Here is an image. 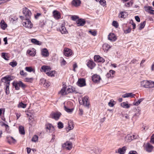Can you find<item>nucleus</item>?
<instances>
[{"instance_id":"obj_1","label":"nucleus","mask_w":154,"mask_h":154,"mask_svg":"<svg viewBox=\"0 0 154 154\" xmlns=\"http://www.w3.org/2000/svg\"><path fill=\"white\" fill-rule=\"evenodd\" d=\"M23 12L26 18H29L31 15V13L27 8L25 7L23 8Z\"/></svg>"},{"instance_id":"obj_2","label":"nucleus","mask_w":154,"mask_h":154,"mask_svg":"<svg viewBox=\"0 0 154 154\" xmlns=\"http://www.w3.org/2000/svg\"><path fill=\"white\" fill-rule=\"evenodd\" d=\"M29 18H26L25 22H23V25L25 27L29 28H31L32 27V24L31 21L29 20Z\"/></svg>"},{"instance_id":"obj_3","label":"nucleus","mask_w":154,"mask_h":154,"mask_svg":"<svg viewBox=\"0 0 154 154\" xmlns=\"http://www.w3.org/2000/svg\"><path fill=\"white\" fill-rule=\"evenodd\" d=\"M144 146L145 150L148 152H151L154 148V147L149 143H144Z\"/></svg>"},{"instance_id":"obj_4","label":"nucleus","mask_w":154,"mask_h":154,"mask_svg":"<svg viewBox=\"0 0 154 154\" xmlns=\"http://www.w3.org/2000/svg\"><path fill=\"white\" fill-rule=\"evenodd\" d=\"M63 54L65 56L69 57L72 54V51L71 49L66 48L64 49Z\"/></svg>"},{"instance_id":"obj_5","label":"nucleus","mask_w":154,"mask_h":154,"mask_svg":"<svg viewBox=\"0 0 154 154\" xmlns=\"http://www.w3.org/2000/svg\"><path fill=\"white\" fill-rule=\"evenodd\" d=\"M62 147L67 150H70L72 148V144L70 141H66L62 145Z\"/></svg>"},{"instance_id":"obj_6","label":"nucleus","mask_w":154,"mask_h":154,"mask_svg":"<svg viewBox=\"0 0 154 154\" xmlns=\"http://www.w3.org/2000/svg\"><path fill=\"white\" fill-rule=\"evenodd\" d=\"M83 105L85 106L89 107V101L88 98L87 97H84L82 100Z\"/></svg>"},{"instance_id":"obj_7","label":"nucleus","mask_w":154,"mask_h":154,"mask_svg":"<svg viewBox=\"0 0 154 154\" xmlns=\"http://www.w3.org/2000/svg\"><path fill=\"white\" fill-rule=\"evenodd\" d=\"M77 84L78 86L80 87H82L86 85L85 80L83 79H79L77 82Z\"/></svg>"},{"instance_id":"obj_8","label":"nucleus","mask_w":154,"mask_h":154,"mask_svg":"<svg viewBox=\"0 0 154 154\" xmlns=\"http://www.w3.org/2000/svg\"><path fill=\"white\" fill-rule=\"evenodd\" d=\"M47 131L49 133H53L54 130V127L50 124H48L46 125Z\"/></svg>"},{"instance_id":"obj_9","label":"nucleus","mask_w":154,"mask_h":154,"mask_svg":"<svg viewBox=\"0 0 154 154\" xmlns=\"http://www.w3.org/2000/svg\"><path fill=\"white\" fill-rule=\"evenodd\" d=\"M93 81L95 83H98L101 80V78L99 75H93L92 77Z\"/></svg>"},{"instance_id":"obj_10","label":"nucleus","mask_w":154,"mask_h":154,"mask_svg":"<svg viewBox=\"0 0 154 154\" xmlns=\"http://www.w3.org/2000/svg\"><path fill=\"white\" fill-rule=\"evenodd\" d=\"M94 58V60L96 62L103 63L105 61L104 59L99 55H95Z\"/></svg>"},{"instance_id":"obj_11","label":"nucleus","mask_w":154,"mask_h":154,"mask_svg":"<svg viewBox=\"0 0 154 154\" xmlns=\"http://www.w3.org/2000/svg\"><path fill=\"white\" fill-rule=\"evenodd\" d=\"M67 94L70 93L74 92L75 93H76L77 92L75 91V89L73 87L69 86L66 88Z\"/></svg>"},{"instance_id":"obj_12","label":"nucleus","mask_w":154,"mask_h":154,"mask_svg":"<svg viewBox=\"0 0 154 154\" xmlns=\"http://www.w3.org/2000/svg\"><path fill=\"white\" fill-rule=\"evenodd\" d=\"M61 115V113L59 112H54L51 114V117L53 119L57 120L59 119Z\"/></svg>"},{"instance_id":"obj_13","label":"nucleus","mask_w":154,"mask_h":154,"mask_svg":"<svg viewBox=\"0 0 154 154\" xmlns=\"http://www.w3.org/2000/svg\"><path fill=\"white\" fill-rule=\"evenodd\" d=\"M60 30L62 34H65L68 33V31L65 26V23H63L60 28Z\"/></svg>"},{"instance_id":"obj_14","label":"nucleus","mask_w":154,"mask_h":154,"mask_svg":"<svg viewBox=\"0 0 154 154\" xmlns=\"http://www.w3.org/2000/svg\"><path fill=\"white\" fill-rule=\"evenodd\" d=\"M40 83L43 84L45 87L47 88L50 85V83L46 81L44 79H42L40 80Z\"/></svg>"},{"instance_id":"obj_15","label":"nucleus","mask_w":154,"mask_h":154,"mask_svg":"<svg viewBox=\"0 0 154 154\" xmlns=\"http://www.w3.org/2000/svg\"><path fill=\"white\" fill-rule=\"evenodd\" d=\"M76 23L77 26H82L85 24V21L84 19H80L76 21Z\"/></svg>"},{"instance_id":"obj_16","label":"nucleus","mask_w":154,"mask_h":154,"mask_svg":"<svg viewBox=\"0 0 154 154\" xmlns=\"http://www.w3.org/2000/svg\"><path fill=\"white\" fill-rule=\"evenodd\" d=\"M108 39L112 42L115 41L116 39V35L113 33H110L108 36Z\"/></svg>"},{"instance_id":"obj_17","label":"nucleus","mask_w":154,"mask_h":154,"mask_svg":"<svg viewBox=\"0 0 154 154\" xmlns=\"http://www.w3.org/2000/svg\"><path fill=\"white\" fill-rule=\"evenodd\" d=\"M71 3L72 5L75 7H77L80 5L81 1L80 0H73Z\"/></svg>"},{"instance_id":"obj_18","label":"nucleus","mask_w":154,"mask_h":154,"mask_svg":"<svg viewBox=\"0 0 154 154\" xmlns=\"http://www.w3.org/2000/svg\"><path fill=\"white\" fill-rule=\"evenodd\" d=\"M87 65L89 68L92 69L95 66L96 64L93 61L90 60L88 62Z\"/></svg>"},{"instance_id":"obj_19","label":"nucleus","mask_w":154,"mask_h":154,"mask_svg":"<svg viewBox=\"0 0 154 154\" xmlns=\"http://www.w3.org/2000/svg\"><path fill=\"white\" fill-rule=\"evenodd\" d=\"M41 54L43 57H48L49 56V52L48 50L46 48L42 49L41 50Z\"/></svg>"},{"instance_id":"obj_20","label":"nucleus","mask_w":154,"mask_h":154,"mask_svg":"<svg viewBox=\"0 0 154 154\" xmlns=\"http://www.w3.org/2000/svg\"><path fill=\"white\" fill-rule=\"evenodd\" d=\"M127 147L125 146H124L121 148H119L118 149V152L120 154H124L126 150L127 149Z\"/></svg>"},{"instance_id":"obj_21","label":"nucleus","mask_w":154,"mask_h":154,"mask_svg":"<svg viewBox=\"0 0 154 154\" xmlns=\"http://www.w3.org/2000/svg\"><path fill=\"white\" fill-rule=\"evenodd\" d=\"M149 81L143 80L141 82L140 85L142 87L146 88H148Z\"/></svg>"},{"instance_id":"obj_22","label":"nucleus","mask_w":154,"mask_h":154,"mask_svg":"<svg viewBox=\"0 0 154 154\" xmlns=\"http://www.w3.org/2000/svg\"><path fill=\"white\" fill-rule=\"evenodd\" d=\"M135 96V94H133L132 93H126L122 95V97L123 98L126 97H134Z\"/></svg>"},{"instance_id":"obj_23","label":"nucleus","mask_w":154,"mask_h":154,"mask_svg":"<svg viewBox=\"0 0 154 154\" xmlns=\"http://www.w3.org/2000/svg\"><path fill=\"white\" fill-rule=\"evenodd\" d=\"M53 14L54 17L55 19H58L60 18V14L57 11H54L53 12Z\"/></svg>"},{"instance_id":"obj_24","label":"nucleus","mask_w":154,"mask_h":154,"mask_svg":"<svg viewBox=\"0 0 154 154\" xmlns=\"http://www.w3.org/2000/svg\"><path fill=\"white\" fill-rule=\"evenodd\" d=\"M47 74L48 72L51 70L50 68L48 66H42L41 68Z\"/></svg>"},{"instance_id":"obj_25","label":"nucleus","mask_w":154,"mask_h":154,"mask_svg":"<svg viewBox=\"0 0 154 154\" xmlns=\"http://www.w3.org/2000/svg\"><path fill=\"white\" fill-rule=\"evenodd\" d=\"M5 85L6 86L5 88V93L7 94H8L10 92L9 90V86L10 85V82L7 81V82H5Z\"/></svg>"},{"instance_id":"obj_26","label":"nucleus","mask_w":154,"mask_h":154,"mask_svg":"<svg viewBox=\"0 0 154 154\" xmlns=\"http://www.w3.org/2000/svg\"><path fill=\"white\" fill-rule=\"evenodd\" d=\"M115 72L114 70H111L109 71V72L106 74V76L108 78L110 77H112L113 76Z\"/></svg>"},{"instance_id":"obj_27","label":"nucleus","mask_w":154,"mask_h":154,"mask_svg":"<svg viewBox=\"0 0 154 154\" xmlns=\"http://www.w3.org/2000/svg\"><path fill=\"white\" fill-rule=\"evenodd\" d=\"M146 10L150 14H154V10H153V8L152 7L148 6L146 7Z\"/></svg>"},{"instance_id":"obj_28","label":"nucleus","mask_w":154,"mask_h":154,"mask_svg":"<svg viewBox=\"0 0 154 154\" xmlns=\"http://www.w3.org/2000/svg\"><path fill=\"white\" fill-rule=\"evenodd\" d=\"M7 141L10 144L11 143H15L16 142V140L12 137H7Z\"/></svg>"},{"instance_id":"obj_29","label":"nucleus","mask_w":154,"mask_h":154,"mask_svg":"<svg viewBox=\"0 0 154 154\" xmlns=\"http://www.w3.org/2000/svg\"><path fill=\"white\" fill-rule=\"evenodd\" d=\"M110 48L111 46L107 43H105L103 45V48L104 51H108Z\"/></svg>"},{"instance_id":"obj_30","label":"nucleus","mask_w":154,"mask_h":154,"mask_svg":"<svg viewBox=\"0 0 154 154\" xmlns=\"http://www.w3.org/2000/svg\"><path fill=\"white\" fill-rule=\"evenodd\" d=\"M1 28L3 30H5L7 27V25L3 20H2L1 22Z\"/></svg>"},{"instance_id":"obj_31","label":"nucleus","mask_w":154,"mask_h":154,"mask_svg":"<svg viewBox=\"0 0 154 154\" xmlns=\"http://www.w3.org/2000/svg\"><path fill=\"white\" fill-rule=\"evenodd\" d=\"M19 130L20 134L23 135H24L25 134L24 128L23 126H20L19 127Z\"/></svg>"},{"instance_id":"obj_32","label":"nucleus","mask_w":154,"mask_h":154,"mask_svg":"<svg viewBox=\"0 0 154 154\" xmlns=\"http://www.w3.org/2000/svg\"><path fill=\"white\" fill-rule=\"evenodd\" d=\"M64 109L67 112L70 113H72L73 111V109H69L65 106H64Z\"/></svg>"},{"instance_id":"obj_33","label":"nucleus","mask_w":154,"mask_h":154,"mask_svg":"<svg viewBox=\"0 0 154 154\" xmlns=\"http://www.w3.org/2000/svg\"><path fill=\"white\" fill-rule=\"evenodd\" d=\"M66 88L63 87L60 91V93L63 95L67 94Z\"/></svg>"},{"instance_id":"obj_34","label":"nucleus","mask_w":154,"mask_h":154,"mask_svg":"<svg viewBox=\"0 0 154 154\" xmlns=\"http://www.w3.org/2000/svg\"><path fill=\"white\" fill-rule=\"evenodd\" d=\"M55 73V71H49L47 73V75L50 76L52 77L54 76V74Z\"/></svg>"},{"instance_id":"obj_35","label":"nucleus","mask_w":154,"mask_h":154,"mask_svg":"<svg viewBox=\"0 0 154 154\" xmlns=\"http://www.w3.org/2000/svg\"><path fill=\"white\" fill-rule=\"evenodd\" d=\"M31 42L34 44L35 45H41V43L39 41H38L35 39L33 38L31 39Z\"/></svg>"},{"instance_id":"obj_36","label":"nucleus","mask_w":154,"mask_h":154,"mask_svg":"<svg viewBox=\"0 0 154 154\" xmlns=\"http://www.w3.org/2000/svg\"><path fill=\"white\" fill-rule=\"evenodd\" d=\"M116 103V102L113 100H111L108 103V105L110 107H112Z\"/></svg>"},{"instance_id":"obj_37","label":"nucleus","mask_w":154,"mask_h":154,"mask_svg":"<svg viewBox=\"0 0 154 154\" xmlns=\"http://www.w3.org/2000/svg\"><path fill=\"white\" fill-rule=\"evenodd\" d=\"M127 103V102H123L121 104V106L123 108H128L130 107V106L128 105Z\"/></svg>"},{"instance_id":"obj_38","label":"nucleus","mask_w":154,"mask_h":154,"mask_svg":"<svg viewBox=\"0 0 154 154\" xmlns=\"http://www.w3.org/2000/svg\"><path fill=\"white\" fill-rule=\"evenodd\" d=\"M26 104L23 103L22 102L20 103L18 105L17 107L19 108H25L26 107Z\"/></svg>"},{"instance_id":"obj_39","label":"nucleus","mask_w":154,"mask_h":154,"mask_svg":"<svg viewBox=\"0 0 154 154\" xmlns=\"http://www.w3.org/2000/svg\"><path fill=\"white\" fill-rule=\"evenodd\" d=\"M148 88L154 87V82L152 81H149Z\"/></svg>"},{"instance_id":"obj_40","label":"nucleus","mask_w":154,"mask_h":154,"mask_svg":"<svg viewBox=\"0 0 154 154\" xmlns=\"http://www.w3.org/2000/svg\"><path fill=\"white\" fill-rule=\"evenodd\" d=\"M27 53L29 55L32 56H34L35 54V51L29 50H27Z\"/></svg>"},{"instance_id":"obj_41","label":"nucleus","mask_w":154,"mask_h":154,"mask_svg":"<svg viewBox=\"0 0 154 154\" xmlns=\"http://www.w3.org/2000/svg\"><path fill=\"white\" fill-rule=\"evenodd\" d=\"M25 70L29 72H31L32 71L33 72L35 71L34 69H33L31 67H26L25 68Z\"/></svg>"},{"instance_id":"obj_42","label":"nucleus","mask_w":154,"mask_h":154,"mask_svg":"<svg viewBox=\"0 0 154 154\" xmlns=\"http://www.w3.org/2000/svg\"><path fill=\"white\" fill-rule=\"evenodd\" d=\"M92 150L96 153H99L101 151V150L98 147L95 149L94 148L92 149Z\"/></svg>"},{"instance_id":"obj_43","label":"nucleus","mask_w":154,"mask_h":154,"mask_svg":"<svg viewBox=\"0 0 154 154\" xmlns=\"http://www.w3.org/2000/svg\"><path fill=\"white\" fill-rule=\"evenodd\" d=\"M73 128V124L71 122H69L68 126L66 129H68L69 130H71Z\"/></svg>"},{"instance_id":"obj_44","label":"nucleus","mask_w":154,"mask_h":154,"mask_svg":"<svg viewBox=\"0 0 154 154\" xmlns=\"http://www.w3.org/2000/svg\"><path fill=\"white\" fill-rule=\"evenodd\" d=\"M134 137L131 135L130 134H128L126 137V138L127 139L128 141H130L134 139Z\"/></svg>"},{"instance_id":"obj_45","label":"nucleus","mask_w":154,"mask_h":154,"mask_svg":"<svg viewBox=\"0 0 154 154\" xmlns=\"http://www.w3.org/2000/svg\"><path fill=\"white\" fill-rule=\"evenodd\" d=\"M125 15H127V13L125 12H122L119 14V17L120 18H125Z\"/></svg>"},{"instance_id":"obj_46","label":"nucleus","mask_w":154,"mask_h":154,"mask_svg":"<svg viewBox=\"0 0 154 154\" xmlns=\"http://www.w3.org/2000/svg\"><path fill=\"white\" fill-rule=\"evenodd\" d=\"M146 24L145 21H144L143 22H141L140 25L139 29L141 30L143 29L145 26Z\"/></svg>"},{"instance_id":"obj_47","label":"nucleus","mask_w":154,"mask_h":154,"mask_svg":"<svg viewBox=\"0 0 154 154\" xmlns=\"http://www.w3.org/2000/svg\"><path fill=\"white\" fill-rule=\"evenodd\" d=\"M6 53H2L1 56L2 57L4 58L5 60H8V57L6 55Z\"/></svg>"},{"instance_id":"obj_48","label":"nucleus","mask_w":154,"mask_h":154,"mask_svg":"<svg viewBox=\"0 0 154 154\" xmlns=\"http://www.w3.org/2000/svg\"><path fill=\"white\" fill-rule=\"evenodd\" d=\"M143 98L140 99L137 102L134 103L133 104L134 105L137 106L140 104L143 101Z\"/></svg>"},{"instance_id":"obj_49","label":"nucleus","mask_w":154,"mask_h":154,"mask_svg":"<svg viewBox=\"0 0 154 154\" xmlns=\"http://www.w3.org/2000/svg\"><path fill=\"white\" fill-rule=\"evenodd\" d=\"M99 3L101 5L103 6H105L106 5V2L105 0H100Z\"/></svg>"},{"instance_id":"obj_50","label":"nucleus","mask_w":154,"mask_h":154,"mask_svg":"<svg viewBox=\"0 0 154 154\" xmlns=\"http://www.w3.org/2000/svg\"><path fill=\"white\" fill-rule=\"evenodd\" d=\"M9 65L12 67H14L17 65V63L16 61H13L9 63Z\"/></svg>"},{"instance_id":"obj_51","label":"nucleus","mask_w":154,"mask_h":154,"mask_svg":"<svg viewBox=\"0 0 154 154\" xmlns=\"http://www.w3.org/2000/svg\"><path fill=\"white\" fill-rule=\"evenodd\" d=\"M38 137L37 135H34L32 137V140L34 142H36L38 140Z\"/></svg>"},{"instance_id":"obj_52","label":"nucleus","mask_w":154,"mask_h":154,"mask_svg":"<svg viewBox=\"0 0 154 154\" xmlns=\"http://www.w3.org/2000/svg\"><path fill=\"white\" fill-rule=\"evenodd\" d=\"M19 85L20 86V87H21L22 88H24L26 87V85L24 84L21 81H19Z\"/></svg>"},{"instance_id":"obj_53","label":"nucleus","mask_w":154,"mask_h":154,"mask_svg":"<svg viewBox=\"0 0 154 154\" xmlns=\"http://www.w3.org/2000/svg\"><path fill=\"white\" fill-rule=\"evenodd\" d=\"M19 85V82L14 84V85L15 86V89L17 90H19L20 89V86Z\"/></svg>"},{"instance_id":"obj_54","label":"nucleus","mask_w":154,"mask_h":154,"mask_svg":"<svg viewBox=\"0 0 154 154\" xmlns=\"http://www.w3.org/2000/svg\"><path fill=\"white\" fill-rule=\"evenodd\" d=\"M20 74L21 75L23 76H26L27 75L26 72H25L23 70H21L20 71Z\"/></svg>"},{"instance_id":"obj_55","label":"nucleus","mask_w":154,"mask_h":154,"mask_svg":"<svg viewBox=\"0 0 154 154\" xmlns=\"http://www.w3.org/2000/svg\"><path fill=\"white\" fill-rule=\"evenodd\" d=\"M63 127V125L62 123L59 122L58 123V127L59 128H62Z\"/></svg>"},{"instance_id":"obj_56","label":"nucleus","mask_w":154,"mask_h":154,"mask_svg":"<svg viewBox=\"0 0 154 154\" xmlns=\"http://www.w3.org/2000/svg\"><path fill=\"white\" fill-rule=\"evenodd\" d=\"M89 32L94 36H95L97 35V32L95 31L90 30Z\"/></svg>"},{"instance_id":"obj_57","label":"nucleus","mask_w":154,"mask_h":154,"mask_svg":"<svg viewBox=\"0 0 154 154\" xmlns=\"http://www.w3.org/2000/svg\"><path fill=\"white\" fill-rule=\"evenodd\" d=\"M112 24L113 26L116 28L118 27L119 26L117 22L114 20L113 21Z\"/></svg>"},{"instance_id":"obj_58","label":"nucleus","mask_w":154,"mask_h":154,"mask_svg":"<svg viewBox=\"0 0 154 154\" xmlns=\"http://www.w3.org/2000/svg\"><path fill=\"white\" fill-rule=\"evenodd\" d=\"M3 79L5 81V82H7V81L9 82L11 79V77L9 76H6Z\"/></svg>"},{"instance_id":"obj_59","label":"nucleus","mask_w":154,"mask_h":154,"mask_svg":"<svg viewBox=\"0 0 154 154\" xmlns=\"http://www.w3.org/2000/svg\"><path fill=\"white\" fill-rule=\"evenodd\" d=\"M131 28H128L127 29L124 30V33L127 34L130 33L131 31Z\"/></svg>"},{"instance_id":"obj_60","label":"nucleus","mask_w":154,"mask_h":154,"mask_svg":"<svg viewBox=\"0 0 154 154\" xmlns=\"http://www.w3.org/2000/svg\"><path fill=\"white\" fill-rule=\"evenodd\" d=\"M133 3L131 2H128L125 4V6L127 7H129L132 5Z\"/></svg>"},{"instance_id":"obj_61","label":"nucleus","mask_w":154,"mask_h":154,"mask_svg":"<svg viewBox=\"0 0 154 154\" xmlns=\"http://www.w3.org/2000/svg\"><path fill=\"white\" fill-rule=\"evenodd\" d=\"M78 18V17L75 15L71 17L72 19L74 21H75Z\"/></svg>"},{"instance_id":"obj_62","label":"nucleus","mask_w":154,"mask_h":154,"mask_svg":"<svg viewBox=\"0 0 154 154\" xmlns=\"http://www.w3.org/2000/svg\"><path fill=\"white\" fill-rule=\"evenodd\" d=\"M150 142L154 144V134H153L151 137Z\"/></svg>"},{"instance_id":"obj_63","label":"nucleus","mask_w":154,"mask_h":154,"mask_svg":"<svg viewBox=\"0 0 154 154\" xmlns=\"http://www.w3.org/2000/svg\"><path fill=\"white\" fill-rule=\"evenodd\" d=\"M83 112L82 109H79V114L80 116H82L83 114Z\"/></svg>"},{"instance_id":"obj_64","label":"nucleus","mask_w":154,"mask_h":154,"mask_svg":"<svg viewBox=\"0 0 154 154\" xmlns=\"http://www.w3.org/2000/svg\"><path fill=\"white\" fill-rule=\"evenodd\" d=\"M128 154H137V152L135 151H130Z\"/></svg>"}]
</instances>
